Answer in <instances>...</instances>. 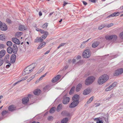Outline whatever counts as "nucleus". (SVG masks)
Wrapping results in <instances>:
<instances>
[{
  "mask_svg": "<svg viewBox=\"0 0 123 123\" xmlns=\"http://www.w3.org/2000/svg\"><path fill=\"white\" fill-rule=\"evenodd\" d=\"M109 76L104 74L100 76L98 78L97 82L98 85H102L107 82L109 79Z\"/></svg>",
  "mask_w": 123,
  "mask_h": 123,
  "instance_id": "nucleus-1",
  "label": "nucleus"
},
{
  "mask_svg": "<svg viewBox=\"0 0 123 123\" xmlns=\"http://www.w3.org/2000/svg\"><path fill=\"white\" fill-rule=\"evenodd\" d=\"M34 67L33 65H31L26 67L24 70L23 74L24 75L30 73L32 72Z\"/></svg>",
  "mask_w": 123,
  "mask_h": 123,
  "instance_id": "nucleus-2",
  "label": "nucleus"
},
{
  "mask_svg": "<svg viewBox=\"0 0 123 123\" xmlns=\"http://www.w3.org/2000/svg\"><path fill=\"white\" fill-rule=\"evenodd\" d=\"M95 80V78L91 76L88 77L85 81V84L86 85H89L92 84Z\"/></svg>",
  "mask_w": 123,
  "mask_h": 123,
  "instance_id": "nucleus-3",
  "label": "nucleus"
},
{
  "mask_svg": "<svg viewBox=\"0 0 123 123\" xmlns=\"http://www.w3.org/2000/svg\"><path fill=\"white\" fill-rule=\"evenodd\" d=\"M91 54L90 50L89 49H86L83 53V57L84 58H88L90 57Z\"/></svg>",
  "mask_w": 123,
  "mask_h": 123,
  "instance_id": "nucleus-4",
  "label": "nucleus"
},
{
  "mask_svg": "<svg viewBox=\"0 0 123 123\" xmlns=\"http://www.w3.org/2000/svg\"><path fill=\"white\" fill-rule=\"evenodd\" d=\"M117 84V82H114L113 84H111L107 88L105 89V91H108L111 90L115 86H116Z\"/></svg>",
  "mask_w": 123,
  "mask_h": 123,
  "instance_id": "nucleus-5",
  "label": "nucleus"
},
{
  "mask_svg": "<svg viewBox=\"0 0 123 123\" xmlns=\"http://www.w3.org/2000/svg\"><path fill=\"white\" fill-rule=\"evenodd\" d=\"M123 73V68H121L116 71L114 74L115 76H117Z\"/></svg>",
  "mask_w": 123,
  "mask_h": 123,
  "instance_id": "nucleus-6",
  "label": "nucleus"
},
{
  "mask_svg": "<svg viewBox=\"0 0 123 123\" xmlns=\"http://www.w3.org/2000/svg\"><path fill=\"white\" fill-rule=\"evenodd\" d=\"M105 38L107 40H110L113 39L114 40H116L117 38V37L115 35H112L110 36H105Z\"/></svg>",
  "mask_w": 123,
  "mask_h": 123,
  "instance_id": "nucleus-7",
  "label": "nucleus"
},
{
  "mask_svg": "<svg viewBox=\"0 0 123 123\" xmlns=\"http://www.w3.org/2000/svg\"><path fill=\"white\" fill-rule=\"evenodd\" d=\"M70 98L69 97H66L65 96L64 97L62 100V103L64 104H67L69 102Z\"/></svg>",
  "mask_w": 123,
  "mask_h": 123,
  "instance_id": "nucleus-8",
  "label": "nucleus"
},
{
  "mask_svg": "<svg viewBox=\"0 0 123 123\" xmlns=\"http://www.w3.org/2000/svg\"><path fill=\"white\" fill-rule=\"evenodd\" d=\"M79 102L73 101L69 105V107L71 108H74L78 104Z\"/></svg>",
  "mask_w": 123,
  "mask_h": 123,
  "instance_id": "nucleus-9",
  "label": "nucleus"
},
{
  "mask_svg": "<svg viewBox=\"0 0 123 123\" xmlns=\"http://www.w3.org/2000/svg\"><path fill=\"white\" fill-rule=\"evenodd\" d=\"M1 26H0V29L3 31H6L7 29V27L6 25L4 24H1Z\"/></svg>",
  "mask_w": 123,
  "mask_h": 123,
  "instance_id": "nucleus-10",
  "label": "nucleus"
},
{
  "mask_svg": "<svg viewBox=\"0 0 123 123\" xmlns=\"http://www.w3.org/2000/svg\"><path fill=\"white\" fill-rule=\"evenodd\" d=\"M16 58V56L15 54H12L11 57L10 61L11 63H13L15 61Z\"/></svg>",
  "mask_w": 123,
  "mask_h": 123,
  "instance_id": "nucleus-11",
  "label": "nucleus"
},
{
  "mask_svg": "<svg viewBox=\"0 0 123 123\" xmlns=\"http://www.w3.org/2000/svg\"><path fill=\"white\" fill-rule=\"evenodd\" d=\"M29 99L28 97H25L23 98L22 99V103L24 105H26L28 102Z\"/></svg>",
  "mask_w": 123,
  "mask_h": 123,
  "instance_id": "nucleus-12",
  "label": "nucleus"
},
{
  "mask_svg": "<svg viewBox=\"0 0 123 123\" xmlns=\"http://www.w3.org/2000/svg\"><path fill=\"white\" fill-rule=\"evenodd\" d=\"M91 92V90L90 88H87L84 90L83 94L85 95L89 94Z\"/></svg>",
  "mask_w": 123,
  "mask_h": 123,
  "instance_id": "nucleus-13",
  "label": "nucleus"
},
{
  "mask_svg": "<svg viewBox=\"0 0 123 123\" xmlns=\"http://www.w3.org/2000/svg\"><path fill=\"white\" fill-rule=\"evenodd\" d=\"M79 96L77 94H76L73 97L72 100L73 101L79 102Z\"/></svg>",
  "mask_w": 123,
  "mask_h": 123,
  "instance_id": "nucleus-14",
  "label": "nucleus"
},
{
  "mask_svg": "<svg viewBox=\"0 0 123 123\" xmlns=\"http://www.w3.org/2000/svg\"><path fill=\"white\" fill-rule=\"evenodd\" d=\"M9 54L6 55L5 56L4 60L5 62L9 64L10 61H9Z\"/></svg>",
  "mask_w": 123,
  "mask_h": 123,
  "instance_id": "nucleus-15",
  "label": "nucleus"
},
{
  "mask_svg": "<svg viewBox=\"0 0 123 123\" xmlns=\"http://www.w3.org/2000/svg\"><path fill=\"white\" fill-rule=\"evenodd\" d=\"M12 41L16 44H19L20 43V42L19 40L16 38H12Z\"/></svg>",
  "mask_w": 123,
  "mask_h": 123,
  "instance_id": "nucleus-16",
  "label": "nucleus"
},
{
  "mask_svg": "<svg viewBox=\"0 0 123 123\" xmlns=\"http://www.w3.org/2000/svg\"><path fill=\"white\" fill-rule=\"evenodd\" d=\"M43 41V39H42L41 37H37L34 40V42L36 43L42 42Z\"/></svg>",
  "mask_w": 123,
  "mask_h": 123,
  "instance_id": "nucleus-17",
  "label": "nucleus"
},
{
  "mask_svg": "<svg viewBox=\"0 0 123 123\" xmlns=\"http://www.w3.org/2000/svg\"><path fill=\"white\" fill-rule=\"evenodd\" d=\"M46 43L44 42L41 43L40 44L38 47L37 49H39L44 47L46 45Z\"/></svg>",
  "mask_w": 123,
  "mask_h": 123,
  "instance_id": "nucleus-18",
  "label": "nucleus"
},
{
  "mask_svg": "<svg viewBox=\"0 0 123 123\" xmlns=\"http://www.w3.org/2000/svg\"><path fill=\"white\" fill-rule=\"evenodd\" d=\"M12 49L13 53L15 54L16 53L18 50V48L16 44L13 45Z\"/></svg>",
  "mask_w": 123,
  "mask_h": 123,
  "instance_id": "nucleus-19",
  "label": "nucleus"
},
{
  "mask_svg": "<svg viewBox=\"0 0 123 123\" xmlns=\"http://www.w3.org/2000/svg\"><path fill=\"white\" fill-rule=\"evenodd\" d=\"M16 109V107L13 105H11L8 107V110L9 111H12Z\"/></svg>",
  "mask_w": 123,
  "mask_h": 123,
  "instance_id": "nucleus-20",
  "label": "nucleus"
},
{
  "mask_svg": "<svg viewBox=\"0 0 123 123\" xmlns=\"http://www.w3.org/2000/svg\"><path fill=\"white\" fill-rule=\"evenodd\" d=\"M120 13L118 12H116L111 14L107 17V18L110 17H114L117 16L119 15Z\"/></svg>",
  "mask_w": 123,
  "mask_h": 123,
  "instance_id": "nucleus-21",
  "label": "nucleus"
},
{
  "mask_svg": "<svg viewBox=\"0 0 123 123\" xmlns=\"http://www.w3.org/2000/svg\"><path fill=\"white\" fill-rule=\"evenodd\" d=\"M95 121H96V123H103V121L100 119V118L98 117L94 119Z\"/></svg>",
  "mask_w": 123,
  "mask_h": 123,
  "instance_id": "nucleus-22",
  "label": "nucleus"
},
{
  "mask_svg": "<svg viewBox=\"0 0 123 123\" xmlns=\"http://www.w3.org/2000/svg\"><path fill=\"white\" fill-rule=\"evenodd\" d=\"M6 53V51L5 50L3 49L0 52V58H1Z\"/></svg>",
  "mask_w": 123,
  "mask_h": 123,
  "instance_id": "nucleus-23",
  "label": "nucleus"
},
{
  "mask_svg": "<svg viewBox=\"0 0 123 123\" xmlns=\"http://www.w3.org/2000/svg\"><path fill=\"white\" fill-rule=\"evenodd\" d=\"M26 28L25 26L23 25H20L19 27V29L21 31H23L26 30Z\"/></svg>",
  "mask_w": 123,
  "mask_h": 123,
  "instance_id": "nucleus-24",
  "label": "nucleus"
},
{
  "mask_svg": "<svg viewBox=\"0 0 123 123\" xmlns=\"http://www.w3.org/2000/svg\"><path fill=\"white\" fill-rule=\"evenodd\" d=\"M82 86V85L80 84H79L77 85L76 89V92H78L80 91L81 87Z\"/></svg>",
  "mask_w": 123,
  "mask_h": 123,
  "instance_id": "nucleus-25",
  "label": "nucleus"
},
{
  "mask_svg": "<svg viewBox=\"0 0 123 123\" xmlns=\"http://www.w3.org/2000/svg\"><path fill=\"white\" fill-rule=\"evenodd\" d=\"M41 92V90L39 89H37L34 91L33 92L34 94L36 95H39Z\"/></svg>",
  "mask_w": 123,
  "mask_h": 123,
  "instance_id": "nucleus-26",
  "label": "nucleus"
},
{
  "mask_svg": "<svg viewBox=\"0 0 123 123\" xmlns=\"http://www.w3.org/2000/svg\"><path fill=\"white\" fill-rule=\"evenodd\" d=\"M99 43V42H95L92 44V48H95L98 45Z\"/></svg>",
  "mask_w": 123,
  "mask_h": 123,
  "instance_id": "nucleus-27",
  "label": "nucleus"
},
{
  "mask_svg": "<svg viewBox=\"0 0 123 123\" xmlns=\"http://www.w3.org/2000/svg\"><path fill=\"white\" fill-rule=\"evenodd\" d=\"M62 115H65L67 116H70V114L69 113L65 111H62Z\"/></svg>",
  "mask_w": 123,
  "mask_h": 123,
  "instance_id": "nucleus-28",
  "label": "nucleus"
},
{
  "mask_svg": "<svg viewBox=\"0 0 123 123\" xmlns=\"http://www.w3.org/2000/svg\"><path fill=\"white\" fill-rule=\"evenodd\" d=\"M48 34V32H45V33L44 35H42L41 37L42 39H45L46 38Z\"/></svg>",
  "mask_w": 123,
  "mask_h": 123,
  "instance_id": "nucleus-29",
  "label": "nucleus"
},
{
  "mask_svg": "<svg viewBox=\"0 0 123 123\" xmlns=\"http://www.w3.org/2000/svg\"><path fill=\"white\" fill-rule=\"evenodd\" d=\"M7 50L9 54L12 53V52H13V50L12 48L10 47H8Z\"/></svg>",
  "mask_w": 123,
  "mask_h": 123,
  "instance_id": "nucleus-30",
  "label": "nucleus"
},
{
  "mask_svg": "<svg viewBox=\"0 0 123 123\" xmlns=\"http://www.w3.org/2000/svg\"><path fill=\"white\" fill-rule=\"evenodd\" d=\"M35 77V75H31L30 78L27 80V82H29L31 81Z\"/></svg>",
  "mask_w": 123,
  "mask_h": 123,
  "instance_id": "nucleus-31",
  "label": "nucleus"
},
{
  "mask_svg": "<svg viewBox=\"0 0 123 123\" xmlns=\"http://www.w3.org/2000/svg\"><path fill=\"white\" fill-rule=\"evenodd\" d=\"M68 118H65L63 119L61 121L62 123H67L68 121Z\"/></svg>",
  "mask_w": 123,
  "mask_h": 123,
  "instance_id": "nucleus-32",
  "label": "nucleus"
},
{
  "mask_svg": "<svg viewBox=\"0 0 123 123\" xmlns=\"http://www.w3.org/2000/svg\"><path fill=\"white\" fill-rule=\"evenodd\" d=\"M22 34V32H17L16 34L15 37H20Z\"/></svg>",
  "mask_w": 123,
  "mask_h": 123,
  "instance_id": "nucleus-33",
  "label": "nucleus"
},
{
  "mask_svg": "<svg viewBox=\"0 0 123 123\" xmlns=\"http://www.w3.org/2000/svg\"><path fill=\"white\" fill-rule=\"evenodd\" d=\"M62 105L61 104L57 106V111L58 112L62 109Z\"/></svg>",
  "mask_w": 123,
  "mask_h": 123,
  "instance_id": "nucleus-34",
  "label": "nucleus"
},
{
  "mask_svg": "<svg viewBox=\"0 0 123 123\" xmlns=\"http://www.w3.org/2000/svg\"><path fill=\"white\" fill-rule=\"evenodd\" d=\"M93 97H92L88 100L86 103L87 104H89L91 103L93 100Z\"/></svg>",
  "mask_w": 123,
  "mask_h": 123,
  "instance_id": "nucleus-35",
  "label": "nucleus"
},
{
  "mask_svg": "<svg viewBox=\"0 0 123 123\" xmlns=\"http://www.w3.org/2000/svg\"><path fill=\"white\" fill-rule=\"evenodd\" d=\"M55 107H53L49 111V112L51 113H54L55 111Z\"/></svg>",
  "mask_w": 123,
  "mask_h": 123,
  "instance_id": "nucleus-36",
  "label": "nucleus"
},
{
  "mask_svg": "<svg viewBox=\"0 0 123 123\" xmlns=\"http://www.w3.org/2000/svg\"><path fill=\"white\" fill-rule=\"evenodd\" d=\"M48 23H45L42 26V27L44 29H46L48 26Z\"/></svg>",
  "mask_w": 123,
  "mask_h": 123,
  "instance_id": "nucleus-37",
  "label": "nucleus"
},
{
  "mask_svg": "<svg viewBox=\"0 0 123 123\" xmlns=\"http://www.w3.org/2000/svg\"><path fill=\"white\" fill-rule=\"evenodd\" d=\"M8 111H4L2 112V116H4V115L7 114L8 113Z\"/></svg>",
  "mask_w": 123,
  "mask_h": 123,
  "instance_id": "nucleus-38",
  "label": "nucleus"
},
{
  "mask_svg": "<svg viewBox=\"0 0 123 123\" xmlns=\"http://www.w3.org/2000/svg\"><path fill=\"white\" fill-rule=\"evenodd\" d=\"M5 39V36L4 34H1L0 35V39L3 40Z\"/></svg>",
  "mask_w": 123,
  "mask_h": 123,
  "instance_id": "nucleus-39",
  "label": "nucleus"
},
{
  "mask_svg": "<svg viewBox=\"0 0 123 123\" xmlns=\"http://www.w3.org/2000/svg\"><path fill=\"white\" fill-rule=\"evenodd\" d=\"M75 89V87H72L70 91L69 92V93L70 94H71L72 93H73Z\"/></svg>",
  "mask_w": 123,
  "mask_h": 123,
  "instance_id": "nucleus-40",
  "label": "nucleus"
},
{
  "mask_svg": "<svg viewBox=\"0 0 123 123\" xmlns=\"http://www.w3.org/2000/svg\"><path fill=\"white\" fill-rule=\"evenodd\" d=\"M6 44L9 47L12 46V42L10 41H8L7 42Z\"/></svg>",
  "mask_w": 123,
  "mask_h": 123,
  "instance_id": "nucleus-41",
  "label": "nucleus"
},
{
  "mask_svg": "<svg viewBox=\"0 0 123 123\" xmlns=\"http://www.w3.org/2000/svg\"><path fill=\"white\" fill-rule=\"evenodd\" d=\"M105 26V25L104 24L102 25L99 27L98 29L99 30H101L103 28H104Z\"/></svg>",
  "mask_w": 123,
  "mask_h": 123,
  "instance_id": "nucleus-42",
  "label": "nucleus"
},
{
  "mask_svg": "<svg viewBox=\"0 0 123 123\" xmlns=\"http://www.w3.org/2000/svg\"><path fill=\"white\" fill-rule=\"evenodd\" d=\"M28 76H25L23 78H22V79L21 80H20L18 82H20L21 81H24L25 80H26V79H27L28 78Z\"/></svg>",
  "mask_w": 123,
  "mask_h": 123,
  "instance_id": "nucleus-43",
  "label": "nucleus"
},
{
  "mask_svg": "<svg viewBox=\"0 0 123 123\" xmlns=\"http://www.w3.org/2000/svg\"><path fill=\"white\" fill-rule=\"evenodd\" d=\"M119 36L121 39L123 40V31L120 33Z\"/></svg>",
  "mask_w": 123,
  "mask_h": 123,
  "instance_id": "nucleus-44",
  "label": "nucleus"
},
{
  "mask_svg": "<svg viewBox=\"0 0 123 123\" xmlns=\"http://www.w3.org/2000/svg\"><path fill=\"white\" fill-rule=\"evenodd\" d=\"M47 74V72H46L39 79V80H41L43 79V78Z\"/></svg>",
  "mask_w": 123,
  "mask_h": 123,
  "instance_id": "nucleus-45",
  "label": "nucleus"
},
{
  "mask_svg": "<svg viewBox=\"0 0 123 123\" xmlns=\"http://www.w3.org/2000/svg\"><path fill=\"white\" fill-rule=\"evenodd\" d=\"M47 74V72H46L39 79V80H41L43 79V78Z\"/></svg>",
  "mask_w": 123,
  "mask_h": 123,
  "instance_id": "nucleus-46",
  "label": "nucleus"
},
{
  "mask_svg": "<svg viewBox=\"0 0 123 123\" xmlns=\"http://www.w3.org/2000/svg\"><path fill=\"white\" fill-rule=\"evenodd\" d=\"M60 77L61 76L60 75H58L54 78L57 80V81L60 78Z\"/></svg>",
  "mask_w": 123,
  "mask_h": 123,
  "instance_id": "nucleus-47",
  "label": "nucleus"
},
{
  "mask_svg": "<svg viewBox=\"0 0 123 123\" xmlns=\"http://www.w3.org/2000/svg\"><path fill=\"white\" fill-rule=\"evenodd\" d=\"M4 62L2 58H0V66H1L3 63Z\"/></svg>",
  "mask_w": 123,
  "mask_h": 123,
  "instance_id": "nucleus-48",
  "label": "nucleus"
},
{
  "mask_svg": "<svg viewBox=\"0 0 123 123\" xmlns=\"http://www.w3.org/2000/svg\"><path fill=\"white\" fill-rule=\"evenodd\" d=\"M113 23H110L107 25H106L105 26H106L107 27L109 28L113 26Z\"/></svg>",
  "mask_w": 123,
  "mask_h": 123,
  "instance_id": "nucleus-49",
  "label": "nucleus"
},
{
  "mask_svg": "<svg viewBox=\"0 0 123 123\" xmlns=\"http://www.w3.org/2000/svg\"><path fill=\"white\" fill-rule=\"evenodd\" d=\"M85 47V44H83L82 43L81 45L80 46V48L81 49H83Z\"/></svg>",
  "mask_w": 123,
  "mask_h": 123,
  "instance_id": "nucleus-50",
  "label": "nucleus"
},
{
  "mask_svg": "<svg viewBox=\"0 0 123 123\" xmlns=\"http://www.w3.org/2000/svg\"><path fill=\"white\" fill-rule=\"evenodd\" d=\"M5 48V46L3 44H1L0 45V49H4Z\"/></svg>",
  "mask_w": 123,
  "mask_h": 123,
  "instance_id": "nucleus-51",
  "label": "nucleus"
},
{
  "mask_svg": "<svg viewBox=\"0 0 123 123\" xmlns=\"http://www.w3.org/2000/svg\"><path fill=\"white\" fill-rule=\"evenodd\" d=\"M53 117L52 116H49L48 117V119L49 120H51L53 119Z\"/></svg>",
  "mask_w": 123,
  "mask_h": 123,
  "instance_id": "nucleus-52",
  "label": "nucleus"
},
{
  "mask_svg": "<svg viewBox=\"0 0 123 123\" xmlns=\"http://www.w3.org/2000/svg\"><path fill=\"white\" fill-rule=\"evenodd\" d=\"M43 68H42L40 69L37 72V73L38 74H39L40 73H41L42 72L43 70Z\"/></svg>",
  "mask_w": 123,
  "mask_h": 123,
  "instance_id": "nucleus-53",
  "label": "nucleus"
},
{
  "mask_svg": "<svg viewBox=\"0 0 123 123\" xmlns=\"http://www.w3.org/2000/svg\"><path fill=\"white\" fill-rule=\"evenodd\" d=\"M77 60L75 58L74 59H73L72 61V62L73 63H74L76 61V60Z\"/></svg>",
  "mask_w": 123,
  "mask_h": 123,
  "instance_id": "nucleus-54",
  "label": "nucleus"
},
{
  "mask_svg": "<svg viewBox=\"0 0 123 123\" xmlns=\"http://www.w3.org/2000/svg\"><path fill=\"white\" fill-rule=\"evenodd\" d=\"M65 44V43H62L61 44H60V45H59V46L57 48L58 49H59L60 47H61L64 45Z\"/></svg>",
  "mask_w": 123,
  "mask_h": 123,
  "instance_id": "nucleus-55",
  "label": "nucleus"
},
{
  "mask_svg": "<svg viewBox=\"0 0 123 123\" xmlns=\"http://www.w3.org/2000/svg\"><path fill=\"white\" fill-rule=\"evenodd\" d=\"M57 80H56L55 78H53L52 80V82L55 83L57 82Z\"/></svg>",
  "mask_w": 123,
  "mask_h": 123,
  "instance_id": "nucleus-56",
  "label": "nucleus"
},
{
  "mask_svg": "<svg viewBox=\"0 0 123 123\" xmlns=\"http://www.w3.org/2000/svg\"><path fill=\"white\" fill-rule=\"evenodd\" d=\"M48 32L47 31H45L44 30L41 29V31L40 32L42 34H45V32Z\"/></svg>",
  "mask_w": 123,
  "mask_h": 123,
  "instance_id": "nucleus-57",
  "label": "nucleus"
},
{
  "mask_svg": "<svg viewBox=\"0 0 123 123\" xmlns=\"http://www.w3.org/2000/svg\"><path fill=\"white\" fill-rule=\"evenodd\" d=\"M81 58V56L78 55L76 57H75V58L77 60H78V59H80Z\"/></svg>",
  "mask_w": 123,
  "mask_h": 123,
  "instance_id": "nucleus-58",
  "label": "nucleus"
},
{
  "mask_svg": "<svg viewBox=\"0 0 123 123\" xmlns=\"http://www.w3.org/2000/svg\"><path fill=\"white\" fill-rule=\"evenodd\" d=\"M6 21L9 23H10L11 22V20L8 19H6Z\"/></svg>",
  "mask_w": 123,
  "mask_h": 123,
  "instance_id": "nucleus-59",
  "label": "nucleus"
},
{
  "mask_svg": "<svg viewBox=\"0 0 123 123\" xmlns=\"http://www.w3.org/2000/svg\"><path fill=\"white\" fill-rule=\"evenodd\" d=\"M9 64H8L6 66V68H9L10 67V65H11V64H10V63Z\"/></svg>",
  "mask_w": 123,
  "mask_h": 123,
  "instance_id": "nucleus-60",
  "label": "nucleus"
},
{
  "mask_svg": "<svg viewBox=\"0 0 123 123\" xmlns=\"http://www.w3.org/2000/svg\"><path fill=\"white\" fill-rule=\"evenodd\" d=\"M68 67V65L64 67L63 68V70H65L67 69Z\"/></svg>",
  "mask_w": 123,
  "mask_h": 123,
  "instance_id": "nucleus-61",
  "label": "nucleus"
},
{
  "mask_svg": "<svg viewBox=\"0 0 123 123\" xmlns=\"http://www.w3.org/2000/svg\"><path fill=\"white\" fill-rule=\"evenodd\" d=\"M90 1L93 3H95L97 0H89Z\"/></svg>",
  "mask_w": 123,
  "mask_h": 123,
  "instance_id": "nucleus-62",
  "label": "nucleus"
},
{
  "mask_svg": "<svg viewBox=\"0 0 123 123\" xmlns=\"http://www.w3.org/2000/svg\"><path fill=\"white\" fill-rule=\"evenodd\" d=\"M90 38H89V39H88L86 41H84L82 43H83V44H85V43L87 42L88 41L90 40Z\"/></svg>",
  "mask_w": 123,
  "mask_h": 123,
  "instance_id": "nucleus-63",
  "label": "nucleus"
},
{
  "mask_svg": "<svg viewBox=\"0 0 123 123\" xmlns=\"http://www.w3.org/2000/svg\"><path fill=\"white\" fill-rule=\"evenodd\" d=\"M78 63H81V64H82L83 63V61L82 60H80L78 62Z\"/></svg>",
  "mask_w": 123,
  "mask_h": 123,
  "instance_id": "nucleus-64",
  "label": "nucleus"
}]
</instances>
